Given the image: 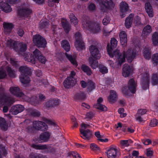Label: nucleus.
<instances>
[{
    "instance_id": "obj_1",
    "label": "nucleus",
    "mask_w": 158,
    "mask_h": 158,
    "mask_svg": "<svg viewBox=\"0 0 158 158\" xmlns=\"http://www.w3.org/2000/svg\"><path fill=\"white\" fill-rule=\"evenodd\" d=\"M117 40L114 38H112L110 40V45L109 44H108L107 50L110 56V57H116L120 64L125 61L126 57L128 62H131L137 55V52L136 49H128L126 52L124 51L122 53H120L119 51L118 50L112 52L113 49L117 46Z\"/></svg>"
},
{
    "instance_id": "obj_2",
    "label": "nucleus",
    "mask_w": 158,
    "mask_h": 158,
    "mask_svg": "<svg viewBox=\"0 0 158 158\" xmlns=\"http://www.w3.org/2000/svg\"><path fill=\"white\" fill-rule=\"evenodd\" d=\"M141 78V84L143 89H146L148 87L149 83L150 82L153 85L158 84V74L154 73L152 75L150 78L148 72L143 73L139 75Z\"/></svg>"
},
{
    "instance_id": "obj_3",
    "label": "nucleus",
    "mask_w": 158,
    "mask_h": 158,
    "mask_svg": "<svg viewBox=\"0 0 158 158\" xmlns=\"http://www.w3.org/2000/svg\"><path fill=\"white\" fill-rule=\"evenodd\" d=\"M6 41V45L7 46L11 48H13L14 50L17 51L19 54L23 55L24 58L25 60V57L27 56V58L30 59V55L28 53H25V51L27 49V45L26 44L23 42L19 43L18 46L19 49L18 50L16 48L17 43L12 40H10Z\"/></svg>"
},
{
    "instance_id": "obj_4",
    "label": "nucleus",
    "mask_w": 158,
    "mask_h": 158,
    "mask_svg": "<svg viewBox=\"0 0 158 158\" xmlns=\"http://www.w3.org/2000/svg\"><path fill=\"white\" fill-rule=\"evenodd\" d=\"M82 27L86 31L94 33L99 32L101 30V24L98 23L92 22L88 19H84L82 22Z\"/></svg>"
},
{
    "instance_id": "obj_5",
    "label": "nucleus",
    "mask_w": 158,
    "mask_h": 158,
    "mask_svg": "<svg viewBox=\"0 0 158 158\" xmlns=\"http://www.w3.org/2000/svg\"><path fill=\"white\" fill-rule=\"evenodd\" d=\"M1 64L2 66L0 68V79L5 78L7 76L6 70L7 71L9 76L12 78L15 77V71L11 69L6 61H2L1 63Z\"/></svg>"
},
{
    "instance_id": "obj_6",
    "label": "nucleus",
    "mask_w": 158,
    "mask_h": 158,
    "mask_svg": "<svg viewBox=\"0 0 158 158\" xmlns=\"http://www.w3.org/2000/svg\"><path fill=\"white\" fill-rule=\"evenodd\" d=\"M136 82L133 79L129 80L128 84V87L125 86L122 88V92L123 95L129 96L131 93H134L136 91Z\"/></svg>"
},
{
    "instance_id": "obj_7",
    "label": "nucleus",
    "mask_w": 158,
    "mask_h": 158,
    "mask_svg": "<svg viewBox=\"0 0 158 158\" xmlns=\"http://www.w3.org/2000/svg\"><path fill=\"white\" fill-rule=\"evenodd\" d=\"M31 69L27 66H21L19 68V71L21 74L19 78L23 83L25 84L29 82L30 80L27 75L31 73Z\"/></svg>"
},
{
    "instance_id": "obj_8",
    "label": "nucleus",
    "mask_w": 158,
    "mask_h": 158,
    "mask_svg": "<svg viewBox=\"0 0 158 158\" xmlns=\"http://www.w3.org/2000/svg\"><path fill=\"white\" fill-rule=\"evenodd\" d=\"M32 55L30 56V59L27 58V56L25 57V60L32 64L35 63L36 60H39L42 63L44 64L45 63L46 60L45 58L41 55L40 52L37 49H36L33 52Z\"/></svg>"
},
{
    "instance_id": "obj_9",
    "label": "nucleus",
    "mask_w": 158,
    "mask_h": 158,
    "mask_svg": "<svg viewBox=\"0 0 158 158\" xmlns=\"http://www.w3.org/2000/svg\"><path fill=\"white\" fill-rule=\"evenodd\" d=\"M95 1L99 4L101 10L103 12L112 9L114 6L111 0H95Z\"/></svg>"
},
{
    "instance_id": "obj_10",
    "label": "nucleus",
    "mask_w": 158,
    "mask_h": 158,
    "mask_svg": "<svg viewBox=\"0 0 158 158\" xmlns=\"http://www.w3.org/2000/svg\"><path fill=\"white\" fill-rule=\"evenodd\" d=\"M18 15L22 19L29 17L32 13V10L25 3L19 6L18 9Z\"/></svg>"
},
{
    "instance_id": "obj_11",
    "label": "nucleus",
    "mask_w": 158,
    "mask_h": 158,
    "mask_svg": "<svg viewBox=\"0 0 158 158\" xmlns=\"http://www.w3.org/2000/svg\"><path fill=\"white\" fill-rule=\"evenodd\" d=\"M94 125L92 124H86L82 123L81 125V128L80 129L81 136L85 139H89L92 135L91 132L87 129L89 127H92Z\"/></svg>"
},
{
    "instance_id": "obj_12",
    "label": "nucleus",
    "mask_w": 158,
    "mask_h": 158,
    "mask_svg": "<svg viewBox=\"0 0 158 158\" xmlns=\"http://www.w3.org/2000/svg\"><path fill=\"white\" fill-rule=\"evenodd\" d=\"M133 20H134V23L136 26L138 25L141 23L140 17L136 16L134 18V14H130L125 20V25L127 28H129L131 27Z\"/></svg>"
},
{
    "instance_id": "obj_13",
    "label": "nucleus",
    "mask_w": 158,
    "mask_h": 158,
    "mask_svg": "<svg viewBox=\"0 0 158 158\" xmlns=\"http://www.w3.org/2000/svg\"><path fill=\"white\" fill-rule=\"evenodd\" d=\"M76 73L74 71H71L69 76L64 81L63 84L66 88H69L73 86L76 82Z\"/></svg>"
},
{
    "instance_id": "obj_14",
    "label": "nucleus",
    "mask_w": 158,
    "mask_h": 158,
    "mask_svg": "<svg viewBox=\"0 0 158 158\" xmlns=\"http://www.w3.org/2000/svg\"><path fill=\"white\" fill-rule=\"evenodd\" d=\"M33 41L34 44L39 47L44 48L47 44L45 40L39 34H36L33 36Z\"/></svg>"
},
{
    "instance_id": "obj_15",
    "label": "nucleus",
    "mask_w": 158,
    "mask_h": 158,
    "mask_svg": "<svg viewBox=\"0 0 158 158\" xmlns=\"http://www.w3.org/2000/svg\"><path fill=\"white\" fill-rule=\"evenodd\" d=\"M75 46L77 50H81L85 48V45L82 40V37L80 33L77 32L75 35Z\"/></svg>"
},
{
    "instance_id": "obj_16",
    "label": "nucleus",
    "mask_w": 158,
    "mask_h": 158,
    "mask_svg": "<svg viewBox=\"0 0 158 158\" xmlns=\"http://www.w3.org/2000/svg\"><path fill=\"white\" fill-rule=\"evenodd\" d=\"M89 50L91 55L89 58H94L96 60H99L101 57L100 52L96 45H92L89 47Z\"/></svg>"
},
{
    "instance_id": "obj_17",
    "label": "nucleus",
    "mask_w": 158,
    "mask_h": 158,
    "mask_svg": "<svg viewBox=\"0 0 158 158\" xmlns=\"http://www.w3.org/2000/svg\"><path fill=\"white\" fill-rule=\"evenodd\" d=\"M119 149L115 145L110 147L107 150V155L108 158H115L117 155L119 154Z\"/></svg>"
},
{
    "instance_id": "obj_18",
    "label": "nucleus",
    "mask_w": 158,
    "mask_h": 158,
    "mask_svg": "<svg viewBox=\"0 0 158 158\" xmlns=\"http://www.w3.org/2000/svg\"><path fill=\"white\" fill-rule=\"evenodd\" d=\"M119 9L120 15L122 18L124 17L128 11L129 7L128 4L125 1H122L119 4Z\"/></svg>"
},
{
    "instance_id": "obj_19",
    "label": "nucleus",
    "mask_w": 158,
    "mask_h": 158,
    "mask_svg": "<svg viewBox=\"0 0 158 158\" xmlns=\"http://www.w3.org/2000/svg\"><path fill=\"white\" fill-rule=\"evenodd\" d=\"M33 127L35 129L42 131L46 130L48 126L45 123L40 121H35L33 122Z\"/></svg>"
},
{
    "instance_id": "obj_20",
    "label": "nucleus",
    "mask_w": 158,
    "mask_h": 158,
    "mask_svg": "<svg viewBox=\"0 0 158 158\" xmlns=\"http://www.w3.org/2000/svg\"><path fill=\"white\" fill-rule=\"evenodd\" d=\"M24 107L22 105H17L13 106L10 110V113L13 114L15 115L21 112L23 110Z\"/></svg>"
},
{
    "instance_id": "obj_21",
    "label": "nucleus",
    "mask_w": 158,
    "mask_h": 158,
    "mask_svg": "<svg viewBox=\"0 0 158 158\" xmlns=\"http://www.w3.org/2000/svg\"><path fill=\"white\" fill-rule=\"evenodd\" d=\"M120 41L123 47H125L127 44V35L125 31L121 32L119 34Z\"/></svg>"
},
{
    "instance_id": "obj_22",
    "label": "nucleus",
    "mask_w": 158,
    "mask_h": 158,
    "mask_svg": "<svg viewBox=\"0 0 158 158\" xmlns=\"http://www.w3.org/2000/svg\"><path fill=\"white\" fill-rule=\"evenodd\" d=\"M14 102V100L9 97H7L5 96H3L0 99V104L2 105L4 104L10 106Z\"/></svg>"
},
{
    "instance_id": "obj_23",
    "label": "nucleus",
    "mask_w": 158,
    "mask_h": 158,
    "mask_svg": "<svg viewBox=\"0 0 158 158\" xmlns=\"http://www.w3.org/2000/svg\"><path fill=\"white\" fill-rule=\"evenodd\" d=\"M102 98L100 97L97 100V103L95 104L94 106V108L97 109L102 111H104L107 110V107L104 105L101 104L103 101Z\"/></svg>"
},
{
    "instance_id": "obj_24",
    "label": "nucleus",
    "mask_w": 158,
    "mask_h": 158,
    "mask_svg": "<svg viewBox=\"0 0 158 158\" xmlns=\"http://www.w3.org/2000/svg\"><path fill=\"white\" fill-rule=\"evenodd\" d=\"M10 93L18 97H23L24 94L20 91L19 88L18 87L13 86L10 89Z\"/></svg>"
},
{
    "instance_id": "obj_25",
    "label": "nucleus",
    "mask_w": 158,
    "mask_h": 158,
    "mask_svg": "<svg viewBox=\"0 0 158 158\" xmlns=\"http://www.w3.org/2000/svg\"><path fill=\"white\" fill-rule=\"evenodd\" d=\"M118 95L115 91L111 90L110 91V95L107 98L108 101L110 103H114L117 100Z\"/></svg>"
},
{
    "instance_id": "obj_26",
    "label": "nucleus",
    "mask_w": 158,
    "mask_h": 158,
    "mask_svg": "<svg viewBox=\"0 0 158 158\" xmlns=\"http://www.w3.org/2000/svg\"><path fill=\"white\" fill-rule=\"evenodd\" d=\"M146 12L150 18H152L154 16L153 9L149 2H146L145 5Z\"/></svg>"
},
{
    "instance_id": "obj_27",
    "label": "nucleus",
    "mask_w": 158,
    "mask_h": 158,
    "mask_svg": "<svg viewBox=\"0 0 158 158\" xmlns=\"http://www.w3.org/2000/svg\"><path fill=\"white\" fill-rule=\"evenodd\" d=\"M32 147L36 149H47V151L49 152L53 153L54 152L55 149L49 146H47L46 145H36L35 144H33L32 145Z\"/></svg>"
},
{
    "instance_id": "obj_28",
    "label": "nucleus",
    "mask_w": 158,
    "mask_h": 158,
    "mask_svg": "<svg viewBox=\"0 0 158 158\" xmlns=\"http://www.w3.org/2000/svg\"><path fill=\"white\" fill-rule=\"evenodd\" d=\"M131 72V69L129 66L125 64L124 65L123 69L122 74L124 77H127L129 76Z\"/></svg>"
},
{
    "instance_id": "obj_29",
    "label": "nucleus",
    "mask_w": 158,
    "mask_h": 158,
    "mask_svg": "<svg viewBox=\"0 0 158 158\" xmlns=\"http://www.w3.org/2000/svg\"><path fill=\"white\" fill-rule=\"evenodd\" d=\"M0 8L6 13L10 12L12 10V8L8 4L4 2H0Z\"/></svg>"
},
{
    "instance_id": "obj_30",
    "label": "nucleus",
    "mask_w": 158,
    "mask_h": 158,
    "mask_svg": "<svg viewBox=\"0 0 158 158\" xmlns=\"http://www.w3.org/2000/svg\"><path fill=\"white\" fill-rule=\"evenodd\" d=\"M65 55L67 58L74 66L75 67L77 66L78 64L76 60L77 57L76 56H72L71 55L68 54V53H66Z\"/></svg>"
},
{
    "instance_id": "obj_31",
    "label": "nucleus",
    "mask_w": 158,
    "mask_h": 158,
    "mask_svg": "<svg viewBox=\"0 0 158 158\" xmlns=\"http://www.w3.org/2000/svg\"><path fill=\"white\" fill-rule=\"evenodd\" d=\"M50 134L48 132H45L41 134L40 137L39 142L47 141L49 139Z\"/></svg>"
},
{
    "instance_id": "obj_32",
    "label": "nucleus",
    "mask_w": 158,
    "mask_h": 158,
    "mask_svg": "<svg viewBox=\"0 0 158 158\" xmlns=\"http://www.w3.org/2000/svg\"><path fill=\"white\" fill-rule=\"evenodd\" d=\"M133 141L130 139L128 140H122L120 141V144L122 148H124L126 147L129 146L132 143Z\"/></svg>"
},
{
    "instance_id": "obj_33",
    "label": "nucleus",
    "mask_w": 158,
    "mask_h": 158,
    "mask_svg": "<svg viewBox=\"0 0 158 158\" xmlns=\"http://www.w3.org/2000/svg\"><path fill=\"white\" fill-rule=\"evenodd\" d=\"M61 24L65 32L68 33L70 29L68 21L66 19H63L61 21Z\"/></svg>"
},
{
    "instance_id": "obj_34",
    "label": "nucleus",
    "mask_w": 158,
    "mask_h": 158,
    "mask_svg": "<svg viewBox=\"0 0 158 158\" xmlns=\"http://www.w3.org/2000/svg\"><path fill=\"white\" fill-rule=\"evenodd\" d=\"M98 60L89 58V66L93 69H96L98 67Z\"/></svg>"
},
{
    "instance_id": "obj_35",
    "label": "nucleus",
    "mask_w": 158,
    "mask_h": 158,
    "mask_svg": "<svg viewBox=\"0 0 158 158\" xmlns=\"http://www.w3.org/2000/svg\"><path fill=\"white\" fill-rule=\"evenodd\" d=\"M152 31L151 26L149 25H147L143 28L142 33V36L145 37L149 35Z\"/></svg>"
},
{
    "instance_id": "obj_36",
    "label": "nucleus",
    "mask_w": 158,
    "mask_h": 158,
    "mask_svg": "<svg viewBox=\"0 0 158 158\" xmlns=\"http://www.w3.org/2000/svg\"><path fill=\"white\" fill-rule=\"evenodd\" d=\"M3 27L5 32L9 33L11 31L13 25L11 23L4 22L3 23Z\"/></svg>"
},
{
    "instance_id": "obj_37",
    "label": "nucleus",
    "mask_w": 158,
    "mask_h": 158,
    "mask_svg": "<svg viewBox=\"0 0 158 158\" xmlns=\"http://www.w3.org/2000/svg\"><path fill=\"white\" fill-rule=\"evenodd\" d=\"M150 50V49L148 46L146 47L143 50V56L147 60H149L151 58V53Z\"/></svg>"
},
{
    "instance_id": "obj_38",
    "label": "nucleus",
    "mask_w": 158,
    "mask_h": 158,
    "mask_svg": "<svg viewBox=\"0 0 158 158\" xmlns=\"http://www.w3.org/2000/svg\"><path fill=\"white\" fill-rule=\"evenodd\" d=\"M0 126L3 130H6L8 128V125L5 119L2 118H0Z\"/></svg>"
},
{
    "instance_id": "obj_39",
    "label": "nucleus",
    "mask_w": 158,
    "mask_h": 158,
    "mask_svg": "<svg viewBox=\"0 0 158 158\" xmlns=\"http://www.w3.org/2000/svg\"><path fill=\"white\" fill-rule=\"evenodd\" d=\"M62 47L66 51H69L70 49V46L68 41L66 40H63L61 42Z\"/></svg>"
},
{
    "instance_id": "obj_40",
    "label": "nucleus",
    "mask_w": 158,
    "mask_h": 158,
    "mask_svg": "<svg viewBox=\"0 0 158 158\" xmlns=\"http://www.w3.org/2000/svg\"><path fill=\"white\" fill-rule=\"evenodd\" d=\"M48 26V22L47 20L43 19L40 21L39 24V27L40 28L44 29L46 31Z\"/></svg>"
},
{
    "instance_id": "obj_41",
    "label": "nucleus",
    "mask_w": 158,
    "mask_h": 158,
    "mask_svg": "<svg viewBox=\"0 0 158 158\" xmlns=\"http://www.w3.org/2000/svg\"><path fill=\"white\" fill-rule=\"evenodd\" d=\"M95 135L98 138V139L101 142H106L108 141V139L107 138H105L103 139L102 138L103 136L100 135V132L99 131H96L95 133Z\"/></svg>"
},
{
    "instance_id": "obj_42",
    "label": "nucleus",
    "mask_w": 158,
    "mask_h": 158,
    "mask_svg": "<svg viewBox=\"0 0 158 158\" xmlns=\"http://www.w3.org/2000/svg\"><path fill=\"white\" fill-rule=\"evenodd\" d=\"M81 69L83 71L86 73L88 75H90L92 73V72L88 66L85 65H82Z\"/></svg>"
},
{
    "instance_id": "obj_43",
    "label": "nucleus",
    "mask_w": 158,
    "mask_h": 158,
    "mask_svg": "<svg viewBox=\"0 0 158 158\" xmlns=\"http://www.w3.org/2000/svg\"><path fill=\"white\" fill-rule=\"evenodd\" d=\"M153 44L156 46L158 44V33L155 32L153 34L152 38Z\"/></svg>"
},
{
    "instance_id": "obj_44",
    "label": "nucleus",
    "mask_w": 158,
    "mask_h": 158,
    "mask_svg": "<svg viewBox=\"0 0 158 158\" xmlns=\"http://www.w3.org/2000/svg\"><path fill=\"white\" fill-rule=\"evenodd\" d=\"M86 97L85 94L83 92H80L77 93L74 96L76 99H84Z\"/></svg>"
},
{
    "instance_id": "obj_45",
    "label": "nucleus",
    "mask_w": 158,
    "mask_h": 158,
    "mask_svg": "<svg viewBox=\"0 0 158 158\" xmlns=\"http://www.w3.org/2000/svg\"><path fill=\"white\" fill-rule=\"evenodd\" d=\"M71 23L74 25H77L78 23L77 19L73 13H71L69 16Z\"/></svg>"
},
{
    "instance_id": "obj_46",
    "label": "nucleus",
    "mask_w": 158,
    "mask_h": 158,
    "mask_svg": "<svg viewBox=\"0 0 158 158\" xmlns=\"http://www.w3.org/2000/svg\"><path fill=\"white\" fill-rule=\"evenodd\" d=\"M99 69L100 72L102 74H106L108 73V69L107 68L102 64L99 65Z\"/></svg>"
},
{
    "instance_id": "obj_47",
    "label": "nucleus",
    "mask_w": 158,
    "mask_h": 158,
    "mask_svg": "<svg viewBox=\"0 0 158 158\" xmlns=\"http://www.w3.org/2000/svg\"><path fill=\"white\" fill-rule=\"evenodd\" d=\"M87 88L88 91H91L95 89L94 83L91 81L88 82Z\"/></svg>"
},
{
    "instance_id": "obj_48",
    "label": "nucleus",
    "mask_w": 158,
    "mask_h": 158,
    "mask_svg": "<svg viewBox=\"0 0 158 158\" xmlns=\"http://www.w3.org/2000/svg\"><path fill=\"white\" fill-rule=\"evenodd\" d=\"M88 10L90 11H93L96 9V7L95 5L92 2H89L88 3Z\"/></svg>"
},
{
    "instance_id": "obj_49",
    "label": "nucleus",
    "mask_w": 158,
    "mask_h": 158,
    "mask_svg": "<svg viewBox=\"0 0 158 158\" xmlns=\"http://www.w3.org/2000/svg\"><path fill=\"white\" fill-rule=\"evenodd\" d=\"M149 125L151 127L158 126V120L155 118L153 119L151 121Z\"/></svg>"
},
{
    "instance_id": "obj_50",
    "label": "nucleus",
    "mask_w": 158,
    "mask_h": 158,
    "mask_svg": "<svg viewBox=\"0 0 158 158\" xmlns=\"http://www.w3.org/2000/svg\"><path fill=\"white\" fill-rule=\"evenodd\" d=\"M6 58L8 60L10 61V63L15 67H16L18 65V62L15 59L13 58H10L9 59V58L6 57Z\"/></svg>"
},
{
    "instance_id": "obj_51",
    "label": "nucleus",
    "mask_w": 158,
    "mask_h": 158,
    "mask_svg": "<svg viewBox=\"0 0 158 158\" xmlns=\"http://www.w3.org/2000/svg\"><path fill=\"white\" fill-rule=\"evenodd\" d=\"M117 62H118V60H117ZM107 63L110 65V66L113 69L117 68H118L119 67V65L118 64L115 65V64L113 63V62L111 60H108ZM118 64H119V66H120L122 64H119V63H118Z\"/></svg>"
},
{
    "instance_id": "obj_52",
    "label": "nucleus",
    "mask_w": 158,
    "mask_h": 158,
    "mask_svg": "<svg viewBox=\"0 0 158 158\" xmlns=\"http://www.w3.org/2000/svg\"><path fill=\"white\" fill-rule=\"evenodd\" d=\"M153 63L155 65L158 62V54H154L152 57Z\"/></svg>"
},
{
    "instance_id": "obj_53",
    "label": "nucleus",
    "mask_w": 158,
    "mask_h": 158,
    "mask_svg": "<svg viewBox=\"0 0 158 158\" xmlns=\"http://www.w3.org/2000/svg\"><path fill=\"white\" fill-rule=\"evenodd\" d=\"M110 19L109 16H106L102 20L103 24L104 25H106L110 22Z\"/></svg>"
},
{
    "instance_id": "obj_54",
    "label": "nucleus",
    "mask_w": 158,
    "mask_h": 158,
    "mask_svg": "<svg viewBox=\"0 0 158 158\" xmlns=\"http://www.w3.org/2000/svg\"><path fill=\"white\" fill-rule=\"evenodd\" d=\"M28 111L31 115L34 116H38L40 114L39 112L35 110L31 109Z\"/></svg>"
},
{
    "instance_id": "obj_55",
    "label": "nucleus",
    "mask_w": 158,
    "mask_h": 158,
    "mask_svg": "<svg viewBox=\"0 0 158 158\" xmlns=\"http://www.w3.org/2000/svg\"><path fill=\"white\" fill-rule=\"evenodd\" d=\"M0 152L2 155L4 156H5L6 154V150L3 145H0Z\"/></svg>"
},
{
    "instance_id": "obj_56",
    "label": "nucleus",
    "mask_w": 158,
    "mask_h": 158,
    "mask_svg": "<svg viewBox=\"0 0 158 158\" xmlns=\"http://www.w3.org/2000/svg\"><path fill=\"white\" fill-rule=\"evenodd\" d=\"M70 156H72L73 158H81L77 153L75 152H72L70 153Z\"/></svg>"
},
{
    "instance_id": "obj_57",
    "label": "nucleus",
    "mask_w": 158,
    "mask_h": 158,
    "mask_svg": "<svg viewBox=\"0 0 158 158\" xmlns=\"http://www.w3.org/2000/svg\"><path fill=\"white\" fill-rule=\"evenodd\" d=\"M146 155L149 157H151L152 156L153 151L150 149H146Z\"/></svg>"
},
{
    "instance_id": "obj_58",
    "label": "nucleus",
    "mask_w": 158,
    "mask_h": 158,
    "mask_svg": "<svg viewBox=\"0 0 158 158\" xmlns=\"http://www.w3.org/2000/svg\"><path fill=\"white\" fill-rule=\"evenodd\" d=\"M147 110L145 109H140L138 110V112L136 114L140 115L145 114L147 112Z\"/></svg>"
},
{
    "instance_id": "obj_59",
    "label": "nucleus",
    "mask_w": 158,
    "mask_h": 158,
    "mask_svg": "<svg viewBox=\"0 0 158 158\" xmlns=\"http://www.w3.org/2000/svg\"><path fill=\"white\" fill-rule=\"evenodd\" d=\"M52 106L58 105L60 102V101L58 99H55L52 100Z\"/></svg>"
},
{
    "instance_id": "obj_60",
    "label": "nucleus",
    "mask_w": 158,
    "mask_h": 158,
    "mask_svg": "<svg viewBox=\"0 0 158 158\" xmlns=\"http://www.w3.org/2000/svg\"><path fill=\"white\" fill-rule=\"evenodd\" d=\"M135 119L139 123L142 122L143 121V120L141 117L140 115H139L138 114H136L135 115Z\"/></svg>"
},
{
    "instance_id": "obj_61",
    "label": "nucleus",
    "mask_w": 158,
    "mask_h": 158,
    "mask_svg": "<svg viewBox=\"0 0 158 158\" xmlns=\"http://www.w3.org/2000/svg\"><path fill=\"white\" fill-rule=\"evenodd\" d=\"M90 148L94 151H96L99 149L98 146L94 143H92L90 145Z\"/></svg>"
},
{
    "instance_id": "obj_62",
    "label": "nucleus",
    "mask_w": 158,
    "mask_h": 158,
    "mask_svg": "<svg viewBox=\"0 0 158 158\" xmlns=\"http://www.w3.org/2000/svg\"><path fill=\"white\" fill-rule=\"evenodd\" d=\"M59 0H50L48 2V5L50 6H52L54 5V3H58Z\"/></svg>"
},
{
    "instance_id": "obj_63",
    "label": "nucleus",
    "mask_w": 158,
    "mask_h": 158,
    "mask_svg": "<svg viewBox=\"0 0 158 158\" xmlns=\"http://www.w3.org/2000/svg\"><path fill=\"white\" fill-rule=\"evenodd\" d=\"M94 114L91 112H89L87 113L86 116V118L89 119L93 118L94 116Z\"/></svg>"
},
{
    "instance_id": "obj_64",
    "label": "nucleus",
    "mask_w": 158,
    "mask_h": 158,
    "mask_svg": "<svg viewBox=\"0 0 158 158\" xmlns=\"http://www.w3.org/2000/svg\"><path fill=\"white\" fill-rule=\"evenodd\" d=\"M139 152L138 151H133L132 152V156H131V158H134L135 157H137L139 155Z\"/></svg>"
}]
</instances>
